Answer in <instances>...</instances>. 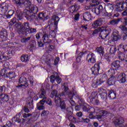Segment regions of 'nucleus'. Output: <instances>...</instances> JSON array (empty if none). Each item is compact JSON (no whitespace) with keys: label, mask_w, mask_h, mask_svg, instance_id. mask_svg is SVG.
<instances>
[{"label":"nucleus","mask_w":127,"mask_h":127,"mask_svg":"<svg viewBox=\"0 0 127 127\" xmlns=\"http://www.w3.org/2000/svg\"><path fill=\"white\" fill-rule=\"evenodd\" d=\"M24 14H26V15L25 16V17L27 18V20H29L31 21V20H32L35 18V15L32 14V15H28V13H27V12H26V10L24 11Z\"/></svg>","instance_id":"cd10ccee"},{"label":"nucleus","mask_w":127,"mask_h":127,"mask_svg":"<svg viewBox=\"0 0 127 127\" xmlns=\"http://www.w3.org/2000/svg\"><path fill=\"white\" fill-rule=\"evenodd\" d=\"M16 73L14 71H10L6 74V76L7 78L9 79H13V78H15L17 76Z\"/></svg>","instance_id":"a878e982"},{"label":"nucleus","mask_w":127,"mask_h":127,"mask_svg":"<svg viewBox=\"0 0 127 127\" xmlns=\"http://www.w3.org/2000/svg\"><path fill=\"white\" fill-rule=\"evenodd\" d=\"M49 114V112L48 111H43L42 113L41 116L42 117H44V116H47Z\"/></svg>","instance_id":"3c124183"},{"label":"nucleus","mask_w":127,"mask_h":127,"mask_svg":"<svg viewBox=\"0 0 127 127\" xmlns=\"http://www.w3.org/2000/svg\"><path fill=\"white\" fill-rule=\"evenodd\" d=\"M86 61L88 63H91L92 64H94V63H96V56L93 53H90L87 55L86 58Z\"/></svg>","instance_id":"4468645a"},{"label":"nucleus","mask_w":127,"mask_h":127,"mask_svg":"<svg viewBox=\"0 0 127 127\" xmlns=\"http://www.w3.org/2000/svg\"><path fill=\"white\" fill-rule=\"evenodd\" d=\"M13 121H14L16 123H17L18 124H19L20 123V120H19V118H16V117H14L12 119Z\"/></svg>","instance_id":"13d9d810"},{"label":"nucleus","mask_w":127,"mask_h":127,"mask_svg":"<svg viewBox=\"0 0 127 127\" xmlns=\"http://www.w3.org/2000/svg\"><path fill=\"white\" fill-rule=\"evenodd\" d=\"M96 51L97 53H99L100 55H104V49L102 47H98L96 48Z\"/></svg>","instance_id":"4c0bfd02"},{"label":"nucleus","mask_w":127,"mask_h":127,"mask_svg":"<svg viewBox=\"0 0 127 127\" xmlns=\"http://www.w3.org/2000/svg\"><path fill=\"white\" fill-rule=\"evenodd\" d=\"M21 61L22 62H26L27 61H28V55H22L21 57Z\"/></svg>","instance_id":"ea45409f"},{"label":"nucleus","mask_w":127,"mask_h":127,"mask_svg":"<svg viewBox=\"0 0 127 127\" xmlns=\"http://www.w3.org/2000/svg\"><path fill=\"white\" fill-rule=\"evenodd\" d=\"M122 124H124V119L123 118L116 119L114 121V124L115 126H118V125H122Z\"/></svg>","instance_id":"72a5a7b5"},{"label":"nucleus","mask_w":127,"mask_h":127,"mask_svg":"<svg viewBox=\"0 0 127 127\" xmlns=\"http://www.w3.org/2000/svg\"><path fill=\"white\" fill-rule=\"evenodd\" d=\"M31 116V114H23V118H24V119H26V118H28Z\"/></svg>","instance_id":"e2e57ef3"},{"label":"nucleus","mask_w":127,"mask_h":127,"mask_svg":"<svg viewBox=\"0 0 127 127\" xmlns=\"http://www.w3.org/2000/svg\"><path fill=\"white\" fill-rule=\"evenodd\" d=\"M3 89H4V87L3 86H1L0 87V98H2V96H3V94H1L2 93V91H3Z\"/></svg>","instance_id":"864d4df0"},{"label":"nucleus","mask_w":127,"mask_h":127,"mask_svg":"<svg viewBox=\"0 0 127 127\" xmlns=\"http://www.w3.org/2000/svg\"><path fill=\"white\" fill-rule=\"evenodd\" d=\"M81 109H82V105H81L76 106L75 107V111H80V110H81Z\"/></svg>","instance_id":"680f3d73"},{"label":"nucleus","mask_w":127,"mask_h":127,"mask_svg":"<svg viewBox=\"0 0 127 127\" xmlns=\"http://www.w3.org/2000/svg\"><path fill=\"white\" fill-rule=\"evenodd\" d=\"M19 83H20V84H21V83H24L23 85H21L19 86V87L21 86H24V87H28V83H27V80L24 76H22L19 78Z\"/></svg>","instance_id":"a211bd4d"},{"label":"nucleus","mask_w":127,"mask_h":127,"mask_svg":"<svg viewBox=\"0 0 127 127\" xmlns=\"http://www.w3.org/2000/svg\"><path fill=\"white\" fill-rule=\"evenodd\" d=\"M46 92H45V90L42 88L41 90V94L39 95V98L40 99L43 98V100L44 102V103H46L49 106H52V101L50 98L46 99Z\"/></svg>","instance_id":"9d476101"},{"label":"nucleus","mask_w":127,"mask_h":127,"mask_svg":"<svg viewBox=\"0 0 127 127\" xmlns=\"http://www.w3.org/2000/svg\"><path fill=\"white\" fill-rule=\"evenodd\" d=\"M121 46L123 47V48L125 52H126V51H127V45H125L124 46H123V45H121Z\"/></svg>","instance_id":"338daca9"},{"label":"nucleus","mask_w":127,"mask_h":127,"mask_svg":"<svg viewBox=\"0 0 127 127\" xmlns=\"http://www.w3.org/2000/svg\"><path fill=\"white\" fill-rule=\"evenodd\" d=\"M102 83H103V81L100 79L94 80L92 82V86L93 88H97L98 86L102 85Z\"/></svg>","instance_id":"412c9836"},{"label":"nucleus","mask_w":127,"mask_h":127,"mask_svg":"<svg viewBox=\"0 0 127 127\" xmlns=\"http://www.w3.org/2000/svg\"><path fill=\"white\" fill-rule=\"evenodd\" d=\"M109 86H112V85H115L116 83V78L113 76L111 77L107 82Z\"/></svg>","instance_id":"c756f323"},{"label":"nucleus","mask_w":127,"mask_h":127,"mask_svg":"<svg viewBox=\"0 0 127 127\" xmlns=\"http://www.w3.org/2000/svg\"><path fill=\"white\" fill-rule=\"evenodd\" d=\"M90 103H92L94 105H99V100L97 99V93L95 92H92L89 97L87 99Z\"/></svg>","instance_id":"f8f14e48"},{"label":"nucleus","mask_w":127,"mask_h":127,"mask_svg":"<svg viewBox=\"0 0 127 127\" xmlns=\"http://www.w3.org/2000/svg\"><path fill=\"white\" fill-rule=\"evenodd\" d=\"M121 29L123 31H127V25H126L125 26H122L121 27Z\"/></svg>","instance_id":"0e129e2a"},{"label":"nucleus","mask_w":127,"mask_h":127,"mask_svg":"<svg viewBox=\"0 0 127 127\" xmlns=\"http://www.w3.org/2000/svg\"><path fill=\"white\" fill-rule=\"evenodd\" d=\"M5 74H7V73H6V69L5 68L2 69L0 71V78H1V77L4 76V75H5Z\"/></svg>","instance_id":"79ce46f5"},{"label":"nucleus","mask_w":127,"mask_h":127,"mask_svg":"<svg viewBox=\"0 0 127 127\" xmlns=\"http://www.w3.org/2000/svg\"><path fill=\"white\" fill-rule=\"evenodd\" d=\"M48 15H47L46 12L45 13H40L39 14L38 18L39 19H43V20H45L46 19H47V18H45L48 16Z\"/></svg>","instance_id":"473e14b6"},{"label":"nucleus","mask_w":127,"mask_h":127,"mask_svg":"<svg viewBox=\"0 0 127 127\" xmlns=\"http://www.w3.org/2000/svg\"><path fill=\"white\" fill-rule=\"evenodd\" d=\"M62 89H64V92H62L60 96L61 97H63L64 96L67 95L68 98L69 99V103L71 106H75V101L72 100L73 98L75 97V99H79V95L77 93V91L75 90H72L71 92H67V90H68V87L65 86V85H62Z\"/></svg>","instance_id":"20e7f679"},{"label":"nucleus","mask_w":127,"mask_h":127,"mask_svg":"<svg viewBox=\"0 0 127 127\" xmlns=\"http://www.w3.org/2000/svg\"><path fill=\"white\" fill-rule=\"evenodd\" d=\"M101 29L100 31V33L99 34V37L101 39H106L107 36H109V34L111 33V29L108 27H101Z\"/></svg>","instance_id":"1a4fd4ad"},{"label":"nucleus","mask_w":127,"mask_h":127,"mask_svg":"<svg viewBox=\"0 0 127 127\" xmlns=\"http://www.w3.org/2000/svg\"><path fill=\"white\" fill-rule=\"evenodd\" d=\"M110 51L111 54H114V53H116V47H112L110 48Z\"/></svg>","instance_id":"8fccbe9b"},{"label":"nucleus","mask_w":127,"mask_h":127,"mask_svg":"<svg viewBox=\"0 0 127 127\" xmlns=\"http://www.w3.org/2000/svg\"><path fill=\"white\" fill-rule=\"evenodd\" d=\"M82 123H89V122H90V120H89V119H83V118H82Z\"/></svg>","instance_id":"69168bd1"},{"label":"nucleus","mask_w":127,"mask_h":127,"mask_svg":"<svg viewBox=\"0 0 127 127\" xmlns=\"http://www.w3.org/2000/svg\"><path fill=\"white\" fill-rule=\"evenodd\" d=\"M58 73L56 72H54V75H52L50 76V81L51 83H54L56 80V77L57 76Z\"/></svg>","instance_id":"c9c22d12"},{"label":"nucleus","mask_w":127,"mask_h":127,"mask_svg":"<svg viewBox=\"0 0 127 127\" xmlns=\"http://www.w3.org/2000/svg\"><path fill=\"white\" fill-rule=\"evenodd\" d=\"M105 9H106L108 13H111V12H113V10H114V7L113 5L109 4L105 6Z\"/></svg>","instance_id":"7c9ffc66"},{"label":"nucleus","mask_w":127,"mask_h":127,"mask_svg":"<svg viewBox=\"0 0 127 127\" xmlns=\"http://www.w3.org/2000/svg\"><path fill=\"white\" fill-rule=\"evenodd\" d=\"M122 38V37L119 35V32L117 30H114L111 35V37L110 38V40L112 41H118V40H120Z\"/></svg>","instance_id":"2eb2a0df"},{"label":"nucleus","mask_w":127,"mask_h":127,"mask_svg":"<svg viewBox=\"0 0 127 127\" xmlns=\"http://www.w3.org/2000/svg\"><path fill=\"white\" fill-rule=\"evenodd\" d=\"M10 23L12 25L15 24V30L19 33V34L23 33L24 31H28V29H29V25H28V23L25 22L24 25H21V23H16L15 18L13 19Z\"/></svg>","instance_id":"39448f33"},{"label":"nucleus","mask_w":127,"mask_h":127,"mask_svg":"<svg viewBox=\"0 0 127 127\" xmlns=\"http://www.w3.org/2000/svg\"><path fill=\"white\" fill-rule=\"evenodd\" d=\"M104 23V19L100 18L95 21L92 24L93 28H98L99 26H101Z\"/></svg>","instance_id":"dca6fc26"},{"label":"nucleus","mask_w":127,"mask_h":127,"mask_svg":"<svg viewBox=\"0 0 127 127\" xmlns=\"http://www.w3.org/2000/svg\"><path fill=\"white\" fill-rule=\"evenodd\" d=\"M27 49H29V50H30V51H32V50L34 49V45H30L28 46Z\"/></svg>","instance_id":"4d7b16f0"},{"label":"nucleus","mask_w":127,"mask_h":127,"mask_svg":"<svg viewBox=\"0 0 127 127\" xmlns=\"http://www.w3.org/2000/svg\"><path fill=\"white\" fill-rule=\"evenodd\" d=\"M14 14V11L10 10L8 12V15H6L7 18H10Z\"/></svg>","instance_id":"37998d69"},{"label":"nucleus","mask_w":127,"mask_h":127,"mask_svg":"<svg viewBox=\"0 0 127 127\" xmlns=\"http://www.w3.org/2000/svg\"><path fill=\"white\" fill-rule=\"evenodd\" d=\"M98 93L100 96H101V98H106V97L108 96L107 91L104 89V88H99L98 89Z\"/></svg>","instance_id":"aec40b11"},{"label":"nucleus","mask_w":127,"mask_h":127,"mask_svg":"<svg viewBox=\"0 0 127 127\" xmlns=\"http://www.w3.org/2000/svg\"><path fill=\"white\" fill-rule=\"evenodd\" d=\"M2 56H0V62L1 61H4L5 60H7L8 57L13 56L14 55V51L12 50L11 48L6 47L4 49H3L2 52H1Z\"/></svg>","instance_id":"423d86ee"},{"label":"nucleus","mask_w":127,"mask_h":127,"mask_svg":"<svg viewBox=\"0 0 127 127\" xmlns=\"http://www.w3.org/2000/svg\"><path fill=\"white\" fill-rule=\"evenodd\" d=\"M108 97L112 100H115V99H116V97H117V94L113 90H111L108 91Z\"/></svg>","instance_id":"bb28decb"},{"label":"nucleus","mask_w":127,"mask_h":127,"mask_svg":"<svg viewBox=\"0 0 127 127\" xmlns=\"http://www.w3.org/2000/svg\"><path fill=\"white\" fill-rule=\"evenodd\" d=\"M28 80H29V82L31 85H33V82H34V80H33V77L32 76H29L28 77Z\"/></svg>","instance_id":"5fc2aeb1"},{"label":"nucleus","mask_w":127,"mask_h":127,"mask_svg":"<svg viewBox=\"0 0 127 127\" xmlns=\"http://www.w3.org/2000/svg\"><path fill=\"white\" fill-rule=\"evenodd\" d=\"M91 71L93 75H98L100 71V65L99 64H94V66L91 68Z\"/></svg>","instance_id":"f3484780"},{"label":"nucleus","mask_w":127,"mask_h":127,"mask_svg":"<svg viewBox=\"0 0 127 127\" xmlns=\"http://www.w3.org/2000/svg\"><path fill=\"white\" fill-rule=\"evenodd\" d=\"M55 36H56L55 31L54 30H51V29H50L49 31H47L46 32H45V30H44L43 34L39 33L36 35V38L37 39H39V38L42 37L44 44L51 42V40H50L49 38H55Z\"/></svg>","instance_id":"f03ea898"},{"label":"nucleus","mask_w":127,"mask_h":127,"mask_svg":"<svg viewBox=\"0 0 127 127\" xmlns=\"http://www.w3.org/2000/svg\"><path fill=\"white\" fill-rule=\"evenodd\" d=\"M44 105V101L41 100L40 102L37 104V108L38 110H44V109H45V107H44V106H43Z\"/></svg>","instance_id":"c85d7f7f"},{"label":"nucleus","mask_w":127,"mask_h":127,"mask_svg":"<svg viewBox=\"0 0 127 127\" xmlns=\"http://www.w3.org/2000/svg\"><path fill=\"white\" fill-rule=\"evenodd\" d=\"M67 4H72L73 3V0H66Z\"/></svg>","instance_id":"774afa93"},{"label":"nucleus","mask_w":127,"mask_h":127,"mask_svg":"<svg viewBox=\"0 0 127 127\" xmlns=\"http://www.w3.org/2000/svg\"><path fill=\"white\" fill-rule=\"evenodd\" d=\"M53 19L55 22V25H57L58 24L59 20H60V19H59V17H58V16L54 15L53 16Z\"/></svg>","instance_id":"58836bf2"},{"label":"nucleus","mask_w":127,"mask_h":127,"mask_svg":"<svg viewBox=\"0 0 127 127\" xmlns=\"http://www.w3.org/2000/svg\"><path fill=\"white\" fill-rule=\"evenodd\" d=\"M100 4V1L99 0H92L90 2V6H86V9H90L91 7H93V6H95L96 5H98V4Z\"/></svg>","instance_id":"4be33fe9"},{"label":"nucleus","mask_w":127,"mask_h":127,"mask_svg":"<svg viewBox=\"0 0 127 127\" xmlns=\"http://www.w3.org/2000/svg\"><path fill=\"white\" fill-rule=\"evenodd\" d=\"M50 55H48V54H45L41 58V61L43 62H45L47 64H49V62H50V59L49 57Z\"/></svg>","instance_id":"6ab92c4d"},{"label":"nucleus","mask_w":127,"mask_h":127,"mask_svg":"<svg viewBox=\"0 0 127 127\" xmlns=\"http://www.w3.org/2000/svg\"><path fill=\"white\" fill-rule=\"evenodd\" d=\"M58 93V91H57V90H53L51 93L50 97L51 98H54V97H56L55 100L56 106H57V107H61L62 110H65V109H66L65 102H64V101H62L61 98L57 96Z\"/></svg>","instance_id":"0eeeda50"},{"label":"nucleus","mask_w":127,"mask_h":127,"mask_svg":"<svg viewBox=\"0 0 127 127\" xmlns=\"http://www.w3.org/2000/svg\"><path fill=\"white\" fill-rule=\"evenodd\" d=\"M29 33H33V32H36V29L34 28H29V29L28 30Z\"/></svg>","instance_id":"603ef678"},{"label":"nucleus","mask_w":127,"mask_h":127,"mask_svg":"<svg viewBox=\"0 0 127 127\" xmlns=\"http://www.w3.org/2000/svg\"><path fill=\"white\" fill-rule=\"evenodd\" d=\"M93 10L94 11V13L98 15L103 11V6L102 5H100L98 7H96L94 9H93Z\"/></svg>","instance_id":"393cba45"},{"label":"nucleus","mask_w":127,"mask_h":127,"mask_svg":"<svg viewBox=\"0 0 127 127\" xmlns=\"http://www.w3.org/2000/svg\"><path fill=\"white\" fill-rule=\"evenodd\" d=\"M91 13L89 12H86L83 14V20L85 21H90L91 20Z\"/></svg>","instance_id":"b1692460"},{"label":"nucleus","mask_w":127,"mask_h":127,"mask_svg":"<svg viewBox=\"0 0 127 127\" xmlns=\"http://www.w3.org/2000/svg\"><path fill=\"white\" fill-rule=\"evenodd\" d=\"M113 65L115 68H117V69L118 68H120V61H117L116 62H114L113 63Z\"/></svg>","instance_id":"49530a36"},{"label":"nucleus","mask_w":127,"mask_h":127,"mask_svg":"<svg viewBox=\"0 0 127 127\" xmlns=\"http://www.w3.org/2000/svg\"><path fill=\"white\" fill-rule=\"evenodd\" d=\"M10 3H4L0 5V14H5V13L11 8Z\"/></svg>","instance_id":"9b49d317"},{"label":"nucleus","mask_w":127,"mask_h":127,"mask_svg":"<svg viewBox=\"0 0 127 127\" xmlns=\"http://www.w3.org/2000/svg\"><path fill=\"white\" fill-rule=\"evenodd\" d=\"M102 29V27H99L97 29H96L93 33V35L97 34L99 32H101V30Z\"/></svg>","instance_id":"09e8293b"},{"label":"nucleus","mask_w":127,"mask_h":127,"mask_svg":"<svg viewBox=\"0 0 127 127\" xmlns=\"http://www.w3.org/2000/svg\"><path fill=\"white\" fill-rule=\"evenodd\" d=\"M56 81H57V83H58V84H60V83L62 82V79L60 78V77L59 76V75H58V74L56 76Z\"/></svg>","instance_id":"de8ad7c7"},{"label":"nucleus","mask_w":127,"mask_h":127,"mask_svg":"<svg viewBox=\"0 0 127 127\" xmlns=\"http://www.w3.org/2000/svg\"><path fill=\"white\" fill-rule=\"evenodd\" d=\"M85 104L81 105V108L83 111H87L89 113V119H97L98 121H104L105 118H107L108 113L98 107L95 108L91 107L87 105L85 106Z\"/></svg>","instance_id":"f257e3e1"},{"label":"nucleus","mask_w":127,"mask_h":127,"mask_svg":"<svg viewBox=\"0 0 127 127\" xmlns=\"http://www.w3.org/2000/svg\"><path fill=\"white\" fill-rule=\"evenodd\" d=\"M79 9V5L75 4L73 5L69 8V11L73 13V12H75L76 11H78Z\"/></svg>","instance_id":"5701e85b"},{"label":"nucleus","mask_w":127,"mask_h":127,"mask_svg":"<svg viewBox=\"0 0 127 127\" xmlns=\"http://www.w3.org/2000/svg\"><path fill=\"white\" fill-rule=\"evenodd\" d=\"M121 21V19H113L111 20L109 22L110 24L111 25H116V24H118L119 22Z\"/></svg>","instance_id":"f704fd0d"},{"label":"nucleus","mask_w":127,"mask_h":127,"mask_svg":"<svg viewBox=\"0 0 127 127\" xmlns=\"http://www.w3.org/2000/svg\"><path fill=\"white\" fill-rule=\"evenodd\" d=\"M23 0H13V2L17 5H24L25 7H29V10L26 11L27 13H33L35 14L37 12V6L33 5H31V2L29 0H26L23 2Z\"/></svg>","instance_id":"7ed1b4c3"},{"label":"nucleus","mask_w":127,"mask_h":127,"mask_svg":"<svg viewBox=\"0 0 127 127\" xmlns=\"http://www.w3.org/2000/svg\"><path fill=\"white\" fill-rule=\"evenodd\" d=\"M0 100H1V101H4V102H7V101H8V96L3 95L0 98Z\"/></svg>","instance_id":"c03bdc74"},{"label":"nucleus","mask_w":127,"mask_h":127,"mask_svg":"<svg viewBox=\"0 0 127 127\" xmlns=\"http://www.w3.org/2000/svg\"><path fill=\"white\" fill-rule=\"evenodd\" d=\"M122 37H123L124 40H126L127 38V33H123L121 35Z\"/></svg>","instance_id":"6e6d98bb"},{"label":"nucleus","mask_w":127,"mask_h":127,"mask_svg":"<svg viewBox=\"0 0 127 127\" xmlns=\"http://www.w3.org/2000/svg\"><path fill=\"white\" fill-rule=\"evenodd\" d=\"M3 67H4V68H6V69H7V68H8V67H9V63H8V62H5L3 64Z\"/></svg>","instance_id":"052dcab7"},{"label":"nucleus","mask_w":127,"mask_h":127,"mask_svg":"<svg viewBox=\"0 0 127 127\" xmlns=\"http://www.w3.org/2000/svg\"><path fill=\"white\" fill-rule=\"evenodd\" d=\"M15 16L17 18V19L18 20H20L23 18V15L22 14V13H21V11H20L19 10H17L16 11Z\"/></svg>","instance_id":"2f4dec72"},{"label":"nucleus","mask_w":127,"mask_h":127,"mask_svg":"<svg viewBox=\"0 0 127 127\" xmlns=\"http://www.w3.org/2000/svg\"><path fill=\"white\" fill-rule=\"evenodd\" d=\"M59 61H60V59L59 57L56 58L54 62V65H57Z\"/></svg>","instance_id":"bf43d9fd"},{"label":"nucleus","mask_w":127,"mask_h":127,"mask_svg":"<svg viewBox=\"0 0 127 127\" xmlns=\"http://www.w3.org/2000/svg\"><path fill=\"white\" fill-rule=\"evenodd\" d=\"M28 95L30 96V97H28L26 101L27 102V106L29 109H31V110L33 109V103H32L33 99L35 101H37L38 100V97H37V94H35L34 92L31 89H30L28 91Z\"/></svg>","instance_id":"6e6552de"},{"label":"nucleus","mask_w":127,"mask_h":127,"mask_svg":"<svg viewBox=\"0 0 127 127\" xmlns=\"http://www.w3.org/2000/svg\"><path fill=\"white\" fill-rule=\"evenodd\" d=\"M119 77L121 78L119 80L120 83H125L126 81H127L126 79V74L125 73H122Z\"/></svg>","instance_id":"e433bc0d"},{"label":"nucleus","mask_w":127,"mask_h":127,"mask_svg":"<svg viewBox=\"0 0 127 127\" xmlns=\"http://www.w3.org/2000/svg\"><path fill=\"white\" fill-rule=\"evenodd\" d=\"M116 71H115V69H110L108 72V75L109 76L113 77L114 75H115Z\"/></svg>","instance_id":"a19ab883"},{"label":"nucleus","mask_w":127,"mask_h":127,"mask_svg":"<svg viewBox=\"0 0 127 127\" xmlns=\"http://www.w3.org/2000/svg\"><path fill=\"white\" fill-rule=\"evenodd\" d=\"M31 37L23 38L21 39V42L22 43H27L28 40H30Z\"/></svg>","instance_id":"a18cd8bd"},{"label":"nucleus","mask_w":127,"mask_h":127,"mask_svg":"<svg viewBox=\"0 0 127 127\" xmlns=\"http://www.w3.org/2000/svg\"><path fill=\"white\" fill-rule=\"evenodd\" d=\"M115 8L117 11H123L125 8H127V2L118 3L115 6Z\"/></svg>","instance_id":"ddd939ff"}]
</instances>
